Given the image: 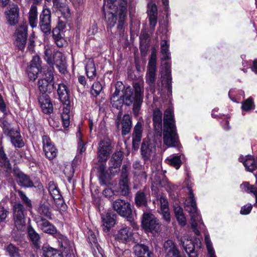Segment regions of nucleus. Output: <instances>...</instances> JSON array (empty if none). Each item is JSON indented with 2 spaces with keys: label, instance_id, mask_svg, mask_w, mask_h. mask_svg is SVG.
Listing matches in <instances>:
<instances>
[{
  "label": "nucleus",
  "instance_id": "1",
  "mask_svg": "<svg viewBox=\"0 0 257 257\" xmlns=\"http://www.w3.org/2000/svg\"><path fill=\"white\" fill-rule=\"evenodd\" d=\"M185 207L190 214L191 227L194 233L199 235L200 232H203L204 234L205 242L208 250V257H216L209 235L206 230L201 215L197 209L194 194L190 189H189V196L185 202Z\"/></svg>",
  "mask_w": 257,
  "mask_h": 257
},
{
  "label": "nucleus",
  "instance_id": "2",
  "mask_svg": "<svg viewBox=\"0 0 257 257\" xmlns=\"http://www.w3.org/2000/svg\"><path fill=\"white\" fill-rule=\"evenodd\" d=\"M163 137L164 143L168 147L178 146V137L171 108H168L164 112Z\"/></svg>",
  "mask_w": 257,
  "mask_h": 257
},
{
  "label": "nucleus",
  "instance_id": "3",
  "mask_svg": "<svg viewBox=\"0 0 257 257\" xmlns=\"http://www.w3.org/2000/svg\"><path fill=\"white\" fill-rule=\"evenodd\" d=\"M53 68L44 71L42 78L37 82L39 90L41 93H50L54 89Z\"/></svg>",
  "mask_w": 257,
  "mask_h": 257
},
{
  "label": "nucleus",
  "instance_id": "4",
  "mask_svg": "<svg viewBox=\"0 0 257 257\" xmlns=\"http://www.w3.org/2000/svg\"><path fill=\"white\" fill-rule=\"evenodd\" d=\"M112 6H113V5H112V4L110 5L103 6L105 19L107 25L109 28L113 27L116 24L117 21L118 24L119 20L120 7H116L113 8ZM125 19H126V18ZM124 21H125V20H124ZM123 23H124V22H123ZM123 25L124 24H123ZM117 26H118V24ZM117 28L119 30H122L123 27L122 29H118V26H117Z\"/></svg>",
  "mask_w": 257,
  "mask_h": 257
},
{
  "label": "nucleus",
  "instance_id": "5",
  "mask_svg": "<svg viewBox=\"0 0 257 257\" xmlns=\"http://www.w3.org/2000/svg\"><path fill=\"white\" fill-rule=\"evenodd\" d=\"M2 127L4 133L10 138L12 144L15 147L20 148L24 146L20 132L13 129L7 121H3Z\"/></svg>",
  "mask_w": 257,
  "mask_h": 257
},
{
  "label": "nucleus",
  "instance_id": "6",
  "mask_svg": "<svg viewBox=\"0 0 257 257\" xmlns=\"http://www.w3.org/2000/svg\"><path fill=\"white\" fill-rule=\"evenodd\" d=\"M13 220L15 226L19 230H24L26 228V218L24 208L21 203H17L13 207Z\"/></svg>",
  "mask_w": 257,
  "mask_h": 257
},
{
  "label": "nucleus",
  "instance_id": "7",
  "mask_svg": "<svg viewBox=\"0 0 257 257\" xmlns=\"http://www.w3.org/2000/svg\"><path fill=\"white\" fill-rule=\"evenodd\" d=\"M156 61L157 52L155 49H154L148 63L146 75V81L151 87L154 84L156 79Z\"/></svg>",
  "mask_w": 257,
  "mask_h": 257
},
{
  "label": "nucleus",
  "instance_id": "8",
  "mask_svg": "<svg viewBox=\"0 0 257 257\" xmlns=\"http://www.w3.org/2000/svg\"><path fill=\"white\" fill-rule=\"evenodd\" d=\"M142 225L146 231L151 232H157L160 226L157 218L153 214L148 212L144 213L143 215Z\"/></svg>",
  "mask_w": 257,
  "mask_h": 257
},
{
  "label": "nucleus",
  "instance_id": "9",
  "mask_svg": "<svg viewBox=\"0 0 257 257\" xmlns=\"http://www.w3.org/2000/svg\"><path fill=\"white\" fill-rule=\"evenodd\" d=\"M112 208L121 216L130 218L132 214L131 204L122 199H116L112 204Z\"/></svg>",
  "mask_w": 257,
  "mask_h": 257
},
{
  "label": "nucleus",
  "instance_id": "10",
  "mask_svg": "<svg viewBox=\"0 0 257 257\" xmlns=\"http://www.w3.org/2000/svg\"><path fill=\"white\" fill-rule=\"evenodd\" d=\"M27 24L24 22L20 24L16 31L15 44L20 50H24L27 38Z\"/></svg>",
  "mask_w": 257,
  "mask_h": 257
},
{
  "label": "nucleus",
  "instance_id": "11",
  "mask_svg": "<svg viewBox=\"0 0 257 257\" xmlns=\"http://www.w3.org/2000/svg\"><path fill=\"white\" fill-rule=\"evenodd\" d=\"M112 147L109 140L106 139L100 142L97 150L98 162H106L111 153Z\"/></svg>",
  "mask_w": 257,
  "mask_h": 257
},
{
  "label": "nucleus",
  "instance_id": "12",
  "mask_svg": "<svg viewBox=\"0 0 257 257\" xmlns=\"http://www.w3.org/2000/svg\"><path fill=\"white\" fill-rule=\"evenodd\" d=\"M51 12L49 9H43L40 16L39 27L45 34H50L51 30Z\"/></svg>",
  "mask_w": 257,
  "mask_h": 257
},
{
  "label": "nucleus",
  "instance_id": "13",
  "mask_svg": "<svg viewBox=\"0 0 257 257\" xmlns=\"http://www.w3.org/2000/svg\"><path fill=\"white\" fill-rule=\"evenodd\" d=\"M111 4L113 5L112 6L113 8L117 7V5H118L120 7L119 20L118 28V29H122L125 17H126L127 0H118V1L117 0H107L104 5H110Z\"/></svg>",
  "mask_w": 257,
  "mask_h": 257
},
{
  "label": "nucleus",
  "instance_id": "14",
  "mask_svg": "<svg viewBox=\"0 0 257 257\" xmlns=\"http://www.w3.org/2000/svg\"><path fill=\"white\" fill-rule=\"evenodd\" d=\"M122 157L123 153L121 151H117L112 154L109 162V170L111 175L114 176L119 171Z\"/></svg>",
  "mask_w": 257,
  "mask_h": 257
},
{
  "label": "nucleus",
  "instance_id": "15",
  "mask_svg": "<svg viewBox=\"0 0 257 257\" xmlns=\"http://www.w3.org/2000/svg\"><path fill=\"white\" fill-rule=\"evenodd\" d=\"M43 149L45 156L49 160L55 158L57 154V150L54 145L51 143L50 138L44 136L42 138Z\"/></svg>",
  "mask_w": 257,
  "mask_h": 257
},
{
  "label": "nucleus",
  "instance_id": "16",
  "mask_svg": "<svg viewBox=\"0 0 257 257\" xmlns=\"http://www.w3.org/2000/svg\"><path fill=\"white\" fill-rule=\"evenodd\" d=\"M35 220L38 226L45 233L54 234L57 232V229L54 225L48 220L41 216H36Z\"/></svg>",
  "mask_w": 257,
  "mask_h": 257
},
{
  "label": "nucleus",
  "instance_id": "17",
  "mask_svg": "<svg viewBox=\"0 0 257 257\" xmlns=\"http://www.w3.org/2000/svg\"><path fill=\"white\" fill-rule=\"evenodd\" d=\"M156 146L153 142L144 140L141 147L142 155L145 159H150L156 155Z\"/></svg>",
  "mask_w": 257,
  "mask_h": 257
},
{
  "label": "nucleus",
  "instance_id": "18",
  "mask_svg": "<svg viewBox=\"0 0 257 257\" xmlns=\"http://www.w3.org/2000/svg\"><path fill=\"white\" fill-rule=\"evenodd\" d=\"M133 235V230L131 228L123 225L115 234V238L120 242H126L132 239Z\"/></svg>",
  "mask_w": 257,
  "mask_h": 257
},
{
  "label": "nucleus",
  "instance_id": "19",
  "mask_svg": "<svg viewBox=\"0 0 257 257\" xmlns=\"http://www.w3.org/2000/svg\"><path fill=\"white\" fill-rule=\"evenodd\" d=\"M49 191L56 202L58 208L63 207L64 206V202L62 199V195L56 185L53 182H50L48 184Z\"/></svg>",
  "mask_w": 257,
  "mask_h": 257
},
{
  "label": "nucleus",
  "instance_id": "20",
  "mask_svg": "<svg viewBox=\"0 0 257 257\" xmlns=\"http://www.w3.org/2000/svg\"><path fill=\"white\" fill-rule=\"evenodd\" d=\"M163 251L165 253L166 257H181L176 245L171 240L164 243Z\"/></svg>",
  "mask_w": 257,
  "mask_h": 257
},
{
  "label": "nucleus",
  "instance_id": "21",
  "mask_svg": "<svg viewBox=\"0 0 257 257\" xmlns=\"http://www.w3.org/2000/svg\"><path fill=\"white\" fill-rule=\"evenodd\" d=\"M7 20L11 25H15L18 22L19 8L17 5H12L6 12Z\"/></svg>",
  "mask_w": 257,
  "mask_h": 257
},
{
  "label": "nucleus",
  "instance_id": "22",
  "mask_svg": "<svg viewBox=\"0 0 257 257\" xmlns=\"http://www.w3.org/2000/svg\"><path fill=\"white\" fill-rule=\"evenodd\" d=\"M126 168L127 167L126 165L123 166L121 175V180L119 182V191L120 194L122 196H126L129 193Z\"/></svg>",
  "mask_w": 257,
  "mask_h": 257
},
{
  "label": "nucleus",
  "instance_id": "23",
  "mask_svg": "<svg viewBox=\"0 0 257 257\" xmlns=\"http://www.w3.org/2000/svg\"><path fill=\"white\" fill-rule=\"evenodd\" d=\"M14 177L18 184L21 187L28 188L34 186L33 182L30 180L29 176L22 172L15 170Z\"/></svg>",
  "mask_w": 257,
  "mask_h": 257
},
{
  "label": "nucleus",
  "instance_id": "24",
  "mask_svg": "<svg viewBox=\"0 0 257 257\" xmlns=\"http://www.w3.org/2000/svg\"><path fill=\"white\" fill-rule=\"evenodd\" d=\"M117 86L119 87L123 86L121 82H117L116 83V90L111 98V103L113 107L118 109L122 106L123 104L125 102V100L122 98V96L118 97L121 88L119 89L117 88Z\"/></svg>",
  "mask_w": 257,
  "mask_h": 257
},
{
  "label": "nucleus",
  "instance_id": "25",
  "mask_svg": "<svg viewBox=\"0 0 257 257\" xmlns=\"http://www.w3.org/2000/svg\"><path fill=\"white\" fill-rule=\"evenodd\" d=\"M148 13L150 22V27L154 29L156 24L157 20V8L156 4L150 2L148 5Z\"/></svg>",
  "mask_w": 257,
  "mask_h": 257
},
{
  "label": "nucleus",
  "instance_id": "26",
  "mask_svg": "<svg viewBox=\"0 0 257 257\" xmlns=\"http://www.w3.org/2000/svg\"><path fill=\"white\" fill-rule=\"evenodd\" d=\"M142 136V125L138 122L135 125L133 135V147L135 150L138 149Z\"/></svg>",
  "mask_w": 257,
  "mask_h": 257
},
{
  "label": "nucleus",
  "instance_id": "27",
  "mask_svg": "<svg viewBox=\"0 0 257 257\" xmlns=\"http://www.w3.org/2000/svg\"><path fill=\"white\" fill-rule=\"evenodd\" d=\"M58 51L54 52L52 46L47 45L44 47V59L53 69L54 62L57 59H56V53Z\"/></svg>",
  "mask_w": 257,
  "mask_h": 257
},
{
  "label": "nucleus",
  "instance_id": "28",
  "mask_svg": "<svg viewBox=\"0 0 257 257\" xmlns=\"http://www.w3.org/2000/svg\"><path fill=\"white\" fill-rule=\"evenodd\" d=\"M57 93L59 95V99L63 105H68L70 104L69 90L65 84L63 83L59 84Z\"/></svg>",
  "mask_w": 257,
  "mask_h": 257
},
{
  "label": "nucleus",
  "instance_id": "29",
  "mask_svg": "<svg viewBox=\"0 0 257 257\" xmlns=\"http://www.w3.org/2000/svg\"><path fill=\"white\" fill-rule=\"evenodd\" d=\"M143 99V98H132V96H126L125 98V103L128 106L133 103V112L134 114L137 116L139 114Z\"/></svg>",
  "mask_w": 257,
  "mask_h": 257
},
{
  "label": "nucleus",
  "instance_id": "30",
  "mask_svg": "<svg viewBox=\"0 0 257 257\" xmlns=\"http://www.w3.org/2000/svg\"><path fill=\"white\" fill-rule=\"evenodd\" d=\"M101 219L103 223L102 225V230L105 232L108 231L115 223L114 218L108 212L101 214Z\"/></svg>",
  "mask_w": 257,
  "mask_h": 257
},
{
  "label": "nucleus",
  "instance_id": "31",
  "mask_svg": "<svg viewBox=\"0 0 257 257\" xmlns=\"http://www.w3.org/2000/svg\"><path fill=\"white\" fill-rule=\"evenodd\" d=\"M134 252L138 257H151L152 253L149 247L143 244H138L134 247Z\"/></svg>",
  "mask_w": 257,
  "mask_h": 257
},
{
  "label": "nucleus",
  "instance_id": "32",
  "mask_svg": "<svg viewBox=\"0 0 257 257\" xmlns=\"http://www.w3.org/2000/svg\"><path fill=\"white\" fill-rule=\"evenodd\" d=\"M85 70L87 77L90 79H94L96 76V68L93 59H86Z\"/></svg>",
  "mask_w": 257,
  "mask_h": 257
},
{
  "label": "nucleus",
  "instance_id": "33",
  "mask_svg": "<svg viewBox=\"0 0 257 257\" xmlns=\"http://www.w3.org/2000/svg\"><path fill=\"white\" fill-rule=\"evenodd\" d=\"M243 164L246 171L252 172L257 168V158L251 156H246Z\"/></svg>",
  "mask_w": 257,
  "mask_h": 257
},
{
  "label": "nucleus",
  "instance_id": "34",
  "mask_svg": "<svg viewBox=\"0 0 257 257\" xmlns=\"http://www.w3.org/2000/svg\"><path fill=\"white\" fill-rule=\"evenodd\" d=\"M56 59H57L54 62V64L56 67L59 69L61 73H64L66 71L65 66V58L62 53L60 52L56 53Z\"/></svg>",
  "mask_w": 257,
  "mask_h": 257
},
{
  "label": "nucleus",
  "instance_id": "35",
  "mask_svg": "<svg viewBox=\"0 0 257 257\" xmlns=\"http://www.w3.org/2000/svg\"><path fill=\"white\" fill-rule=\"evenodd\" d=\"M29 23L33 28H36L38 23V12L37 8L35 5L31 7L29 12Z\"/></svg>",
  "mask_w": 257,
  "mask_h": 257
},
{
  "label": "nucleus",
  "instance_id": "36",
  "mask_svg": "<svg viewBox=\"0 0 257 257\" xmlns=\"http://www.w3.org/2000/svg\"><path fill=\"white\" fill-rule=\"evenodd\" d=\"M53 40L58 47H62L66 41L63 38V34L59 28H54L52 31Z\"/></svg>",
  "mask_w": 257,
  "mask_h": 257
},
{
  "label": "nucleus",
  "instance_id": "37",
  "mask_svg": "<svg viewBox=\"0 0 257 257\" xmlns=\"http://www.w3.org/2000/svg\"><path fill=\"white\" fill-rule=\"evenodd\" d=\"M120 123L122 124V135L123 136L126 135L130 133L132 126V121L130 115H124Z\"/></svg>",
  "mask_w": 257,
  "mask_h": 257
},
{
  "label": "nucleus",
  "instance_id": "38",
  "mask_svg": "<svg viewBox=\"0 0 257 257\" xmlns=\"http://www.w3.org/2000/svg\"><path fill=\"white\" fill-rule=\"evenodd\" d=\"M43 257H62L61 253L57 250L45 245L42 247Z\"/></svg>",
  "mask_w": 257,
  "mask_h": 257
},
{
  "label": "nucleus",
  "instance_id": "39",
  "mask_svg": "<svg viewBox=\"0 0 257 257\" xmlns=\"http://www.w3.org/2000/svg\"><path fill=\"white\" fill-rule=\"evenodd\" d=\"M53 6L61 13L64 18H67L70 16V10L67 5L60 3V0H52Z\"/></svg>",
  "mask_w": 257,
  "mask_h": 257
},
{
  "label": "nucleus",
  "instance_id": "40",
  "mask_svg": "<svg viewBox=\"0 0 257 257\" xmlns=\"http://www.w3.org/2000/svg\"><path fill=\"white\" fill-rule=\"evenodd\" d=\"M256 178V184L257 185V173L255 174ZM241 188L244 191L253 193L255 197V205L257 206V188L253 185H250L248 182H244L240 185Z\"/></svg>",
  "mask_w": 257,
  "mask_h": 257
},
{
  "label": "nucleus",
  "instance_id": "41",
  "mask_svg": "<svg viewBox=\"0 0 257 257\" xmlns=\"http://www.w3.org/2000/svg\"><path fill=\"white\" fill-rule=\"evenodd\" d=\"M63 111L61 114V118L63 126L67 127L70 124V110L71 108L70 104L63 105Z\"/></svg>",
  "mask_w": 257,
  "mask_h": 257
},
{
  "label": "nucleus",
  "instance_id": "42",
  "mask_svg": "<svg viewBox=\"0 0 257 257\" xmlns=\"http://www.w3.org/2000/svg\"><path fill=\"white\" fill-rule=\"evenodd\" d=\"M174 213L179 224L182 226H185L186 224V219L183 209L179 206H175Z\"/></svg>",
  "mask_w": 257,
  "mask_h": 257
},
{
  "label": "nucleus",
  "instance_id": "43",
  "mask_svg": "<svg viewBox=\"0 0 257 257\" xmlns=\"http://www.w3.org/2000/svg\"><path fill=\"white\" fill-rule=\"evenodd\" d=\"M29 236L32 241L33 244L36 247H39L40 245V239L39 234L34 230V229L30 226L28 229Z\"/></svg>",
  "mask_w": 257,
  "mask_h": 257
},
{
  "label": "nucleus",
  "instance_id": "44",
  "mask_svg": "<svg viewBox=\"0 0 257 257\" xmlns=\"http://www.w3.org/2000/svg\"><path fill=\"white\" fill-rule=\"evenodd\" d=\"M162 121V113L158 109L154 111L153 122L156 130H161Z\"/></svg>",
  "mask_w": 257,
  "mask_h": 257
},
{
  "label": "nucleus",
  "instance_id": "45",
  "mask_svg": "<svg viewBox=\"0 0 257 257\" xmlns=\"http://www.w3.org/2000/svg\"><path fill=\"white\" fill-rule=\"evenodd\" d=\"M38 213L39 214L38 216H44L49 219L52 218L50 208L47 205L41 204L38 208Z\"/></svg>",
  "mask_w": 257,
  "mask_h": 257
},
{
  "label": "nucleus",
  "instance_id": "46",
  "mask_svg": "<svg viewBox=\"0 0 257 257\" xmlns=\"http://www.w3.org/2000/svg\"><path fill=\"white\" fill-rule=\"evenodd\" d=\"M135 203L138 206H145L147 205V200L145 194L142 191H139L135 196Z\"/></svg>",
  "mask_w": 257,
  "mask_h": 257
},
{
  "label": "nucleus",
  "instance_id": "47",
  "mask_svg": "<svg viewBox=\"0 0 257 257\" xmlns=\"http://www.w3.org/2000/svg\"><path fill=\"white\" fill-rule=\"evenodd\" d=\"M135 90L134 96H131L132 98H144V85L143 83L136 82L134 84Z\"/></svg>",
  "mask_w": 257,
  "mask_h": 257
},
{
  "label": "nucleus",
  "instance_id": "48",
  "mask_svg": "<svg viewBox=\"0 0 257 257\" xmlns=\"http://www.w3.org/2000/svg\"><path fill=\"white\" fill-rule=\"evenodd\" d=\"M182 246L186 252H190L194 250V246L191 240L188 239L187 236H183L181 239Z\"/></svg>",
  "mask_w": 257,
  "mask_h": 257
},
{
  "label": "nucleus",
  "instance_id": "49",
  "mask_svg": "<svg viewBox=\"0 0 257 257\" xmlns=\"http://www.w3.org/2000/svg\"><path fill=\"white\" fill-rule=\"evenodd\" d=\"M41 71V69L33 66H28L27 69L29 78L33 81H34L37 78L38 74Z\"/></svg>",
  "mask_w": 257,
  "mask_h": 257
},
{
  "label": "nucleus",
  "instance_id": "50",
  "mask_svg": "<svg viewBox=\"0 0 257 257\" xmlns=\"http://www.w3.org/2000/svg\"><path fill=\"white\" fill-rule=\"evenodd\" d=\"M100 164L98 167V172L99 176V179L104 183L106 179L108 174L106 171V165L103 162H99Z\"/></svg>",
  "mask_w": 257,
  "mask_h": 257
},
{
  "label": "nucleus",
  "instance_id": "51",
  "mask_svg": "<svg viewBox=\"0 0 257 257\" xmlns=\"http://www.w3.org/2000/svg\"><path fill=\"white\" fill-rule=\"evenodd\" d=\"M168 163L178 169L181 165V161L180 156H170L167 159Z\"/></svg>",
  "mask_w": 257,
  "mask_h": 257
},
{
  "label": "nucleus",
  "instance_id": "52",
  "mask_svg": "<svg viewBox=\"0 0 257 257\" xmlns=\"http://www.w3.org/2000/svg\"><path fill=\"white\" fill-rule=\"evenodd\" d=\"M169 47V45L166 40H162L161 41V53L163 55V58L165 59H168L170 58Z\"/></svg>",
  "mask_w": 257,
  "mask_h": 257
},
{
  "label": "nucleus",
  "instance_id": "53",
  "mask_svg": "<svg viewBox=\"0 0 257 257\" xmlns=\"http://www.w3.org/2000/svg\"><path fill=\"white\" fill-rule=\"evenodd\" d=\"M6 249L11 257H19L20 255L19 248L12 244H9Z\"/></svg>",
  "mask_w": 257,
  "mask_h": 257
},
{
  "label": "nucleus",
  "instance_id": "54",
  "mask_svg": "<svg viewBox=\"0 0 257 257\" xmlns=\"http://www.w3.org/2000/svg\"><path fill=\"white\" fill-rule=\"evenodd\" d=\"M61 251L62 256L65 255L66 257H71V255L73 254V246L70 245H66L64 246L63 244H62Z\"/></svg>",
  "mask_w": 257,
  "mask_h": 257
},
{
  "label": "nucleus",
  "instance_id": "55",
  "mask_svg": "<svg viewBox=\"0 0 257 257\" xmlns=\"http://www.w3.org/2000/svg\"><path fill=\"white\" fill-rule=\"evenodd\" d=\"M17 192L23 201V202L28 207H31L32 203L31 200L26 196V195L21 190H18Z\"/></svg>",
  "mask_w": 257,
  "mask_h": 257
},
{
  "label": "nucleus",
  "instance_id": "56",
  "mask_svg": "<svg viewBox=\"0 0 257 257\" xmlns=\"http://www.w3.org/2000/svg\"><path fill=\"white\" fill-rule=\"evenodd\" d=\"M102 89L101 84L99 82H95L92 85L91 93L93 95L97 96L100 93Z\"/></svg>",
  "mask_w": 257,
  "mask_h": 257
},
{
  "label": "nucleus",
  "instance_id": "57",
  "mask_svg": "<svg viewBox=\"0 0 257 257\" xmlns=\"http://www.w3.org/2000/svg\"><path fill=\"white\" fill-rule=\"evenodd\" d=\"M253 108V102L251 98H248L242 102V108L243 110L248 111Z\"/></svg>",
  "mask_w": 257,
  "mask_h": 257
},
{
  "label": "nucleus",
  "instance_id": "58",
  "mask_svg": "<svg viewBox=\"0 0 257 257\" xmlns=\"http://www.w3.org/2000/svg\"><path fill=\"white\" fill-rule=\"evenodd\" d=\"M40 105H44V103H51L50 97L47 93H41L38 98Z\"/></svg>",
  "mask_w": 257,
  "mask_h": 257
},
{
  "label": "nucleus",
  "instance_id": "59",
  "mask_svg": "<svg viewBox=\"0 0 257 257\" xmlns=\"http://www.w3.org/2000/svg\"><path fill=\"white\" fill-rule=\"evenodd\" d=\"M0 158L1 159V163L2 164H4V165L8 169H10L11 168V164H10L9 161L7 160L6 155L3 150H0Z\"/></svg>",
  "mask_w": 257,
  "mask_h": 257
},
{
  "label": "nucleus",
  "instance_id": "60",
  "mask_svg": "<svg viewBox=\"0 0 257 257\" xmlns=\"http://www.w3.org/2000/svg\"><path fill=\"white\" fill-rule=\"evenodd\" d=\"M44 105H40L42 110L45 113H51L53 111V105L52 103H44Z\"/></svg>",
  "mask_w": 257,
  "mask_h": 257
},
{
  "label": "nucleus",
  "instance_id": "61",
  "mask_svg": "<svg viewBox=\"0 0 257 257\" xmlns=\"http://www.w3.org/2000/svg\"><path fill=\"white\" fill-rule=\"evenodd\" d=\"M41 61L40 57L37 56H35L33 57L29 66L36 67L38 68L41 69Z\"/></svg>",
  "mask_w": 257,
  "mask_h": 257
},
{
  "label": "nucleus",
  "instance_id": "62",
  "mask_svg": "<svg viewBox=\"0 0 257 257\" xmlns=\"http://www.w3.org/2000/svg\"><path fill=\"white\" fill-rule=\"evenodd\" d=\"M81 135L79 133L77 135V137L79 138V142H78V151L80 154H82L85 152L86 148L84 143L82 142L81 138Z\"/></svg>",
  "mask_w": 257,
  "mask_h": 257
},
{
  "label": "nucleus",
  "instance_id": "63",
  "mask_svg": "<svg viewBox=\"0 0 257 257\" xmlns=\"http://www.w3.org/2000/svg\"><path fill=\"white\" fill-rule=\"evenodd\" d=\"M8 211L2 206H0V222L4 221L7 217Z\"/></svg>",
  "mask_w": 257,
  "mask_h": 257
},
{
  "label": "nucleus",
  "instance_id": "64",
  "mask_svg": "<svg viewBox=\"0 0 257 257\" xmlns=\"http://www.w3.org/2000/svg\"><path fill=\"white\" fill-rule=\"evenodd\" d=\"M252 208V206L251 204H247L241 207L240 210V213L243 215H246L250 213Z\"/></svg>",
  "mask_w": 257,
  "mask_h": 257
}]
</instances>
